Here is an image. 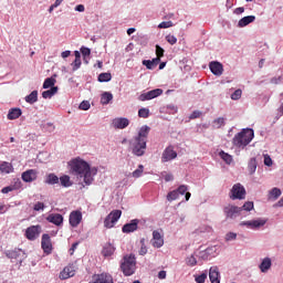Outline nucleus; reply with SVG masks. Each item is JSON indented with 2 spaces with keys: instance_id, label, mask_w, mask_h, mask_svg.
I'll return each instance as SVG.
<instances>
[{
  "instance_id": "nucleus-1",
  "label": "nucleus",
  "mask_w": 283,
  "mask_h": 283,
  "mask_svg": "<svg viewBox=\"0 0 283 283\" xmlns=\"http://www.w3.org/2000/svg\"><path fill=\"white\" fill-rule=\"evenodd\" d=\"M70 171L72 175L83 177V182L91 186L94 181V176L97 175V168H91L90 164L81 158H75L69 161Z\"/></svg>"
},
{
  "instance_id": "nucleus-2",
  "label": "nucleus",
  "mask_w": 283,
  "mask_h": 283,
  "mask_svg": "<svg viewBox=\"0 0 283 283\" xmlns=\"http://www.w3.org/2000/svg\"><path fill=\"white\" fill-rule=\"evenodd\" d=\"M149 132L150 127L148 125H143L139 128L138 135L130 139L129 147L135 156L142 157L145 155Z\"/></svg>"
},
{
  "instance_id": "nucleus-3",
  "label": "nucleus",
  "mask_w": 283,
  "mask_h": 283,
  "mask_svg": "<svg viewBox=\"0 0 283 283\" xmlns=\"http://www.w3.org/2000/svg\"><path fill=\"white\" fill-rule=\"evenodd\" d=\"M254 138V130L252 128H243L241 133L234 135L232 139L233 146L244 149Z\"/></svg>"
},
{
  "instance_id": "nucleus-4",
  "label": "nucleus",
  "mask_w": 283,
  "mask_h": 283,
  "mask_svg": "<svg viewBox=\"0 0 283 283\" xmlns=\"http://www.w3.org/2000/svg\"><path fill=\"white\" fill-rule=\"evenodd\" d=\"M120 270L125 276H130L136 271V259L133 255H126L120 264Z\"/></svg>"
},
{
  "instance_id": "nucleus-5",
  "label": "nucleus",
  "mask_w": 283,
  "mask_h": 283,
  "mask_svg": "<svg viewBox=\"0 0 283 283\" xmlns=\"http://www.w3.org/2000/svg\"><path fill=\"white\" fill-rule=\"evenodd\" d=\"M122 216H123V211H120V210L111 211L109 214L104 220V227L106 229L114 228V224H116V222H118V220L120 219Z\"/></svg>"
},
{
  "instance_id": "nucleus-6",
  "label": "nucleus",
  "mask_w": 283,
  "mask_h": 283,
  "mask_svg": "<svg viewBox=\"0 0 283 283\" xmlns=\"http://www.w3.org/2000/svg\"><path fill=\"white\" fill-rule=\"evenodd\" d=\"M247 196V191L241 184L233 185L230 191V199L231 200H244Z\"/></svg>"
},
{
  "instance_id": "nucleus-7",
  "label": "nucleus",
  "mask_w": 283,
  "mask_h": 283,
  "mask_svg": "<svg viewBox=\"0 0 283 283\" xmlns=\"http://www.w3.org/2000/svg\"><path fill=\"white\" fill-rule=\"evenodd\" d=\"M242 208L233 205H228L223 209V213L226 214L227 219H237L241 216Z\"/></svg>"
},
{
  "instance_id": "nucleus-8",
  "label": "nucleus",
  "mask_w": 283,
  "mask_h": 283,
  "mask_svg": "<svg viewBox=\"0 0 283 283\" xmlns=\"http://www.w3.org/2000/svg\"><path fill=\"white\" fill-rule=\"evenodd\" d=\"M83 221V214L80 210L71 211L69 214V224L72 228H77Z\"/></svg>"
},
{
  "instance_id": "nucleus-9",
  "label": "nucleus",
  "mask_w": 283,
  "mask_h": 283,
  "mask_svg": "<svg viewBox=\"0 0 283 283\" xmlns=\"http://www.w3.org/2000/svg\"><path fill=\"white\" fill-rule=\"evenodd\" d=\"M163 94H164V91L161 88H156V90L149 91L147 93L140 94L138 99L140 102H147V101L155 99V98L161 96Z\"/></svg>"
},
{
  "instance_id": "nucleus-10",
  "label": "nucleus",
  "mask_w": 283,
  "mask_h": 283,
  "mask_svg": "<svg viewBox=\"0 0 283 283\" xmlns=\"http://www.w3.org/2000/svg\"><path fill=\"white\" fill-rule=\"evenodd\" d=\"M77 272V266L75 264H69L64 266V270L60 272V280H67L70 277L75 276Z\"/></svg>"
},
{
  "instance_id": "nucleus-11",
  "label": "nucleus",
  "mask_w": 283,
  "mask_h": 283,
  "mask_svg": "<svg viewBox=\"0 0 283 283\" xmlns=\"http://www.w3.org/2000/svg\"><path fill=\"white\" fill-rule=\"evenodd\" d=\"M268 222L266 219H256V220H249V221H242L240 223L241 227H247L249 229L255 230L261 227H264L265 223Z\"/></svg>"
},
{
  "instance_id": "nucleus-12",
  "label": "nucleus",
  "mask_w": 283,
  "mask_h": 283,
  "mask_svg": "<svg viewBox=\"0 0 283 283\" xmlns=\"http://www.w3.org/2000/svg\"><path fill=\"white\" fill-rule=\"evenodd\" d=\"M41 245L45 254L50 255L52 253L53 245H52L51 237L48 233H44L42 235Z\"/></svg>"
},
{
  "instance_id": "nucleus-13",
  "label": "nucleus",
  "mask_w": 283,
  "mask_h": 283,
  "mask_svg": "<svg viewBox=\"0 0 283 283\" xmlns=\"http://www.w3.org/2000/svg\"><path fill=\"white\" fill-rule=\"evenodd\" d=\"M40 233H41L40 226H31L25 230V237L30 241H34L36 238H39Z\"/></svg>"
},
{
  "instance_id": "nucleus-14",
  "label": "nucleus",
  "mask_w": 283,
  "mask_h": 283,
  "mask_svg": "<svg viewBox=\"0 0 283 283\" xmlns=\"http://www.w3.org/2000/svg\"><path fill=\"white\" fill-rule=\"evenodd\" d=\"M177 156L178 155L174 150V147L170 146V147L166 148V150L164 151L163 157H161V161L167 163V161L174 160V159L177 158Z\"/></svg>"
},
{
  "instance_id": "nucleus-15",
  "label": "nucleus",
  "mask_w": 283,
  "mask_h": 283,
  "mask_svg": "<svg viewBox=\"0 0 283 283\" xmlns=\"http://www.w3.org/2000/svg\"><path fill=\"white\" fill-rule=\"evenodd\" d=\"M7 256L9 259H13L22 262V260L25 259V253L19 248H15L13 251L7 252Z\"/></svg>"
},
{
  "instance_id": "nucleus-16",
  "label": "nucleus",
  "mask_w": 283,
  "mask_h": 283,
  "mask_svg": "<svg viewBox=\"0 0 283 283\" xmlns=\"http://www.w3.org/2000/svg\"><path fill=\"white\" fill-rule=\"evenodd\" d=\"M128 125L129 120L126 117H117L113 119V126L116 129H125Z\"/></svg>"
},
{
  "instance_id": "nucleus-17",
  "label": "nucleus",
  "mask_w": 283,
  "mask_h": 283,
  "mask_svg": "<svg viewBox=\"0 0 283 283\" xmlns=\"http://www.w3.org/2000/svg\"><path fill=\"white\" fill-rule=\"evenodd\" d=\"M138 219H133L129 223H125L123 226V233H132L135 232L138 229Z\"/></svg>"
},
{
  "instance_id": "nucleus-18",
  "label": "nucleus",
  "mask_w": 283,
  "mask_h": 283,
  "mask_svg": "<svg viewBox=\"0 0 283 283\" xmlns=\"http://www.w3.org/2000/svg\"><path fill=\"white\" fill-rule=\"evenodd\" d=\"M151 242L154 248H157V249H160L164 245L165 243L164 238L158 230H154Z\"/></svg>"
},
{
  "instance_id": "nucleus-19",
  "label": "nucleus",
  "mask_w": 283,
  "mask_h": 283,
  "mask_svg": "<svg viewBox=\"0 0 283 283\" xmlns=\"http://www.w3.org/2000/svg\"><path fill=\"white\" fill-rule=\"evenodd\" d=\"M21 178L25 182H32V181L36 180L38 171L34 169H29L22 174Z\"/></svg>"
},
{
  "instance_id": "nucleus-20",
  "label": "nucleus",
  "mask_w": 283,
  "mask_h": 283,
  "mask_svg": "<svg viewBox=\"0 0 283 283\" xmlns=\"http://www.w3.org/2000/svg\"><path fill=\"white\" fill-rule=\"evenodd\" d=\"M92 283H114V277L108 273H101L96 276Z\"/></svg>"
},
{
  "instance_id": "nucleus-21",
  "label": "nucleus",
  "mask_w": 283,
  "mask_h": 283,
  "mask_svg": "<svg viewBox=\"0 0 283 283\" xmlns=\"http://www.w3.org/2000/svg\"><path fill=\"white\" fill-rule=\"evenodd\" d=\"M209 69L217 76L222 75V72H224V67L220 62H211L209 64Z\"/></svg>"
},
{
  "instance_id": "nucleus-22",
  "label": "nucleus",
  "mask_w": 283,
  "mask_h": 283,
  "mask_svg": "<svg viewBox=\"0 0 283 283\" xmlns=\"http://www.w3.org/2000/svg\"><path fill=\"white\" fill-rule=\"evenodd\" d=\"M209 279L211 283H220V271L219 268L212 266L209 270Z\"/></svg>"
},
{
  "instance_id": "nucleus-23",
  "label": "nucleus",
  "mask_w": 283,
  "mask_h": 283,
  "mask_svg": "<svg viewBox=\"0 0 283 283\" xmlns=\"http://www.w3.org/2000/svg\"><path fill=\"white\" fill-rule=\"evenodd\" d=\"M48 221L50 223H53V224L60 227V226L63 224L64 218H63V216L61 213H51L48 217Z\"/></svg>"
},
{
  "instance_id": "nucleus-24",
  "label": "nucleus",
  "mask_w": 283,
  "mask_h": 283,
  "mask_svg": "<svg viewBox=\"0 0 283 283\" xmlns=\"http://www.w3.org/2000/svg\"><path fill=\"white\" fill-rule=\"evenodd\" d=\"M114 252H116V248H114L113 243H105L103 245L102 255L105 258H109L114 255Z\"/></svg>"
},
{
  "instance_id": "nucleus-25",
  "label": "nucleus",
  "mask_w": 283,
  "mask_h": 283,
  "mask_svg": "<svg viewBox=\"0 0 283 283\" xmlns=\"http://www.w3.org/2000/svg\"><path fill=\"white\" fill-rule=\"evenodd\" d=\"M254 21H255V15H245L239 20L238 27L244 28Z\"/></svg>"
},
{
  "instance_id": "nucleus-26",
  "label": "nucleus",
  "mask_w": 283,
  "mask_h": 283,
  "mask_svg": "<svg viewBox=\"0 0 283 283\" xmlns=\"http://www.w3.org/2000/svg\"><path fill=\"white\" fill-rule=\"evenodd\" d=\"M22 115V111L20 108H11L7 115L9 120L18 119Z\"/></svg>"
},
{
  "instance_id": "nucleus-27",
  "label": "nucleus",
  "mask_w": 283,
  "mask_h": 283,
  "mask_svg": "<svg viewBox=\"0 0 283 283\" xmlns=\"http://www.w3.org/2000/svg\"><path fill=\"white\" fill-rule=\"evenodd\" d=\"M114 99V95L111 92H104L101 95V104L108 105Z\"/></svg>"
},
{
  "instance_id": "nucleus-28",
  "label": "nucleus",
  "mask_w": 283,
  "mask_h": 283,
  "mask_svg": "<svg viewBox=\"0 0 283 283\" xmlns=\"http://www.w3.org/2000/svg\"><path fill=\"white\" fill-rule=\"evenodd\" d=\"M272 266V261L270 258H265L260 264V270L262 273H266Z\"/></svg>"
},
{
  "instance_id": "nucleus-29",
  "label": "nucleus",
  "mask_w": 283,
  "mask_h": 283,
  "mask_svg": "<svg viewBox=\"0 0 283 283\" xmlns=\"http://www.w3.org/2000/svg\"><path fill=\"white\" fill-rule=\"evenodd\" d=\"M57 91H59L57 86H53L51 90L44 91L42 93V96L44 99L52 98L57 93Z\"/></svg>"
},
{
  "instance_id": "nucleus-30",
  "label": "nucleus",
  "mask_w": 283,
  "mask_h": 283,
  "mask_svg": "<svg viewBox=\"0 0 283 283\" xmlns=\"http://www.w3.org/2000/svg\"><path fill=\"white\" fill-rule=\"evenodd\" d=\"M160 63L159 59H154V60H145L143 61V64L147 66V69L153 70L155 69L158 64Z\"/></svg>"
},
{
  "instance_id": "nucleus-31",
  "label": "nucleus",
  "mask_w": 283,
  "mask_h": 283,
  "mask_svg": "<svg viewBox=\"0 0 283 283\" xmlns=\"http://www.w3.org/2000/svg\"><path fill=\"white\" fill-rule=\"evenodd\" d=\"M12 170H14V168L12 167V164H10V163L3 161L0 165V171L3 174H10V172H12Z\"/></svg>"
},
{
  "instance_id": "nucleus-32",
  "label": "nucleus",
  "mask_w": 283,
  "mask_h": 283,
  "mask_svg": "<svg viewBox=\"0 0 283 283\" xmlns=\"http://www.w3.org/2000/svg\"><path fill=\"white\" fill-rule=\"evenodd\" d=\"M280 196H282V191L279 188H272L270 191L269 200L276 201Z\"/></svg>"
},
{
  "instance_id": "nucleus-33",
  "label": "nucleus",
  "mask_w": 283,
  "mask_h": 283,
  "mask_svg": "<svg viewBox=\"0 0 283 283\" xmlns=\"http://www.w3.org/2000/svg\"><path fill=\"white\" fill-rule=\"evenodd\" d=\"M25 102L28 104L33 105L34 103L38 102V91H33L31 94H29L28 96H25Z\"/></svg>"
},
{
  "instance_id": "nucleus-34",
  "label": "nucleus",
  "mask_w": 283,
  "mask_h": 283,
  "mask_svg": "<svg viewBox=\"0 0 283 283\" xmlns=\"http://www.w3.org/2000/svg\"><path fill=\"white\" fill-rule=\"evenodd\" d=\"M112 78H113L112 73H101L98 75L99 83H109V81H112Z\"/></svg>"
},
{
  "instance_id": "nucleus-35",
  "label": "nucleus",
  "mask_w": 283,
  "mask_h": 283,
  "mask_svg": "<svg viewBox=\"0 0 283 283\" xmlns=\"http://www.w3.org/2000/svg\"><path fill=\"white\" fill-rule=\"evenodd\" d=\"M224 124H226L224 117H218V118L213 119L212 127L214 129H220V128H222V126H224Z\"/></svg>"
},
{
  "instance_id": "nucleus-36",
  "label": "nucleus",
  "mask_w": 283,
  "mask_h": 283,
  "mask_svg": "<svg viewBox=\"0 0 283 283\" xmlns=\"http://www.w3.org/2000/svg\"><path fill=\"white\" fill-rule=\"evenodd\" d=\"M59 179H60V184L62 185V187L67 188V187L72 186L70 176L64 175V176L60 177Z\"/></svg>"
},
{
  "instance_id": "nucleus-37",
  "label": "nucleus",
  "mask_w": 283,
  "mask_h": 283,
  "mask_svg": "<svg viewBox=\"0 0 283 283\" xmlns=\"http://www.w3.org/2000/svg\"><path fill=\"white\" fill-rule=\"evenodd\" d=\"M178 199H179V192L177 190H172L168 192V196H166V200H168V202H172Z\"/></svg>"
},
{
  "instance_id": "nucleus-38",
  "label": "nucleus",
  "mask_w": 283,
  "mask_h": 283,
  "mask_svg": "<svg viewBox=\"0 0 283 283\" xmlns=\"http://www.w3.org/2000/svg\"><path fill=\"white\" fill-rule=\"evenodd\" d=\"M59 181H60L59 177L54 174L48 175L46 180H45V182L49 185H56V184H59Z\"/></svg>"
},
{
  "instance_id": "nucleus-39",
  "label": "nucleus",
  "mask_w": 283,
  "mask_h": 283,
  "mask_svg": "<svg viewBox=\"0 0 283 283\" xmlns=\"http://www.w3.org/2000/svg\"><path fill=\"white\" fill-rule=\"evenodd\" d=\"M56 80L54 77H48L43 83V88L49 90V87H54Z\"/></svg>"
},
{
  "instance_id": "nucleus-40",
  "label": "nucleus",
  "mask_w": 283,
  "mask_h": 283,
  "mask_svg": "<svg viewBox=\"0 0 283 283\" xmlns=\"http://www.w3.org/2000/svg\"><path fill=\"white\" fill-rule=\"evenodd\" d=\"M256 167H258L256 159L255 158H251L250 161H249V166H248V169H249L251 175H253L255 172Z\"/></svg>"
},
{
  "instance_id": "nucleus-41",
  "label": "nucleus",
  "mask_w": 283,
  "mask_h": 283,
  "mask_svg": "<svg viewBox=\"0 0 283 283\" xmlns=\"http://www.w3.org/2000/svg\"><path fill=\"white\" fill-rule=\"evenodd\" d=\"M220 157H221V159L226 163V164H228V165H230L231 163H232V156H230L229 154H227V153H224V151H220Z\"/></svg>"
},
{
  "instance_id": "nucleus-42",
  "label": "nucleus",
  "mask_w": 283,
  "mask_h": 283,
  "mask_svg": "<svg viewBox=\"0 0 283 283\" xmlns=\"http://www.w3.org/2000/svg\"><path fill=\"white\" fill-rule=\"evenodd\" d=\"M139 118H148L149 117V108L143 107L138 111Z\"/></svg>"
},
{
  "instance_id": "nucleus-43",
  "label": "nucleus",
  "mask_w": 283,
  "mask_h": 283,
  "mask_svg": "<svg viewBox=\"0 0 283 283\" xmlns=\"http://www.w3.org/2000/svg\"><path fill=\"white\" fill-rule=\"evenodd\" d=\"M240 209H242V211H252L254 209V203L252 201H248L243 205V207H239Z\"/></svg>"
},
{
  "instance_id": "nucleus-44",
  "label": "nucleus",
  "mask_w": 283,
  "mask_h": 283,
  "mask_svg": "<svg viewBox=\"0 0 283 283\" xmlns=\"http://www.w3.org/2000/svg\"><path fill=\"white\" fill-rule=\"evenodd\" d=\"M166 42H168L170 45H175L177 44L178 40L175 35H171V33H169L168 35H166Z\"/></svg>"
},
{
  "instance_id": "nucleus-45",
  "label": "nucleus",
  "mask_w": 283,
  "mask_h": 283,
  "mask_svg": "<svg viewBox=\"0 0 283 283\" xmlns=\"http://www.w3.org/2000/svg\"><path fill=\"white\" fill-rule=\"evenodd\" d=\"M91 108V103L88 101H83L78 105V109L88 111Z\"/></svg>"
},
{
  "instance_id": "nucleus-46",
  "label": "nucleus",
  "mask_w": 283,
  "mask_h": 283,
  "mask_svg": "<svg viewBox=\"0 0 283 283\" xmlns=\"http://www.w3.org/2000/svg\"><path fill=\"white\" fill-rule=\"evenodd\" d=\"M178 196H185V193H187L188 191V186L185 185H180L177 189H176Z\"/></svg>"
},
{
  "instance_id": "nucleus-47",
  "label": "nucleus",
  "mask_w": 283,
  "mask_h": 283,
  "mask_svg": "<svg viewBox=\"0 0 283 283\" xmlns=\"http://www.w3.org/2000/svg\"><path fill=\"white\" fill-rule=\"evenodd\" d=\"M144 172V166L139 165L138 169H136L132 175L134 178H139Z\"/></svg>"
},
{
  "instance_id": "nucleus-48",
  "label": "nucleus",
  "mask_w": 283,
  "mask_h": 283,
  "mask_svg": "<svg viewBox=\"0 0 283 283\" xmlns=\"http://www.w3.org/2000/svg\"><path fill=\"white\" fill-rule=\"evenodd\" d=\"M172 27H174L172 21H163L158 25L159 29H168V28H172Z\"/></svg>"
},
{
  "instance_id": "nucleus-49",
  "label": "nucleus",
  "mask_w": 283,
  "mask_h": 283,
  "mask_svg": "<svg viewBox=\"0 0 283 283\" xmlns=\"http://www.w3.org/2000/svg\"><path fill=\"white\" fill-rule=\"evenodd\" d=\"M242 96V91L241 90H235L232 95H231V99L232 101H239Z\"/></svg>"
},
{
  "instance_id": "nucleus-50",
  "label": "nucleus",
  "mask_w": 283,
  "mask_h": 283,
  "mask_svg": "<svg viewBox=\"0 0 283 283\" xmlns=\"http://www.w3.org/2000/svg\"><path fill=\"white\" fill-rule=\"evenodd\" d=\"M71 65H72V70L76 71V70H78L81 67L82 60L81 59H74V61H73V63Z\"/></svg>"
},
{
  "instance_id": "nucleus-51",
  "label": "nucleus",
  "mask_w": 283,
  "mask_h": 283,
  "mask_svg": "<svg viewBox=\"0 0 283 283\" xmlns=\"http://www.w3.org/2000/svg\"><path fill=\"white\" fill-rule=\"evenodd\" d=\"M156 55L159 60L165 55V50L159 45H156Z\"/></svg>"
},
{
  "instance_id": "nucleus-52",
  "label": "nucleus",
  "mask_w": 283,
  "mask_h": 283,
  "mask_svg": "<svg viewBox=\"0 0 283 283\" xmlns=\"http://www.w3.org/2000/svg\"><path fill=\"white\" fill-rule=\"evenodd\" d=\"M186 263L189 266H195L197 265L198 261L193 255H191L190 258H187Z\"/></svg>"
},
{
  "instance_id": "nucleus-53",
  "label": "nucleus",
  "mask_w": 283,
  "mask_h": 283,
  "mask_svg": "<svg viewBox=\"0 0 283 283\" xmlns=\"http://www.w3.org/2000/svg\"><path fill=\"white\" fill-rule=\"evenodd\" d=\"M140 243H142V248H140L139 254L140 255H145L148 252V250H147V248L145 245V239H142Z\"/></svg>"
},
{
  "instance_id": "nucleus-54",
  "label": "nucleus",
  "mask_w": 283,
  "mask_h": 283,
  "mask_svg": "<svg viewBox=\"0 0 283 283\" xmlns=\"http://www.w3.org/2000/svg\"><path fill=\"white\" fill-rule=\"evenodd\" d=\"M45 208L43 202H36L34 206V211L39 212V211H43Z\"/></svg>"
},
{
  "instance_id": "nucleus-55",
  "label": "nucleus",
  "mask_w": 283,
  "mask_h": 283,
  "mask_svg": "<svg viewBox=\"0 0 283 283\" xmlns=\"http://www.w3.org/2000/svg\"><path fill=\"white\" fill-rule=\"evenodd\" d=\"M200 117H201V112L200 111H193L189 116L190 119H197V118H200Z\"/></svg>"
},
{
  "instance_id": "nucleus-56",
  "label": "nucleus",
  "mask_w": 283,
  "mask_h": 283,
  "mask_svg": "<svg viewBox=\"0 0 283 283\" xmlns=\"http://www.w3.org/2000/svg\"><path fill=\"white\" fill-rule=\"evenodd\" d=\"M208 275L207 274H201L199 276L196 277V282L197 283H205L207 280Z\"/></svg>"
},
{
  "instance_id": "nucleus-57",
  "label": "nucleus",
  "mask_w": 283,
  "mask_h": 283,
  "mask_svg": "<svg viewBox=\"0 0 283 283\" xmlns=\"http://www.w3.org/2000/svg\"><path fill=\"white\" fill-rule=\"evenodd\" d=\"M81 53L84 57H86V56H90L92 52H91V49L88 48H81Z\"/></svg>"
},
{
  "instance_id": "nucleus-58",
  "label": "nucleus",
  "mask_w": 283,
  "mask_h": 283,
  "mask_svg": "<svg viewBox=\"0 0 283 283\" xmlns=\"http://www.w3.org/2000/svg\"><path fill=\"white\" fill-rule=\"evenodd\" d=\"M264 165L269 167L273 165L272 158L269 155L264 156Z\"/></svg>"
},
{
  "instance_id": "nucleus-59",
  "label": "nucleus",
  "mask_w": 283,
  "mask_h": 283,
  "mask_svg": "<svg viewBox=\"0 0 283 283\" xmlns=\"http://www.w3.org/2000/svg\"><path fill=\"white\" fill-rule=\"evenodd\" d=\"M235 239H237V233H234V232H229L226 234L227 241H231V240H235Z\"/></svg>"
},
{
  "instance_id": "nucleus-60",
  "label": "nucleus",
  "mask_w": 283,
  "mask_h": 283,
  "mask_svg": "<svg viewBox=\"0 0 283 283\" xmlns=\"http://www.w3.org/2000/svg\"><path fill=\"white\" fill-rule=\"evenodd\" d=\"M10 191H14V186L4 187L1 190V192H3V193H10Z\"/></svg>"
},
{
  "instance_id": "nucleus-61",
  "label": "nucleus",
  "mask_w": 283,
  "mask_h": 283,
  "mask_svg": "<svg viewBox=\"0 0 283 283\" xmlns=\"http://www.w3.org/2000/svg\"><path fill=\"white\" fill-rule=\"evenodd\" d=\"M279 113H276V120H279L283 116V104H281V107L277 109Z\"/></svg>"
},
{
  "instance_id": "nucleus-62",
  "label": "nucleus",
  "mask_w": 283,
  "mask_h": 283,
  "mask_svg": "<svg viewBox=\"0 0 283 283\" xmlns=\"http://www.w3.org/2000/svg\"><path fill=\"white\" fill-rule=\"evenodd\" d=\"M244 12V8L243 7H238L234 9V14L240 15Z\"/></svg>"
},
{
  "instance_id": "nucleus-63",
  "label": "nucleus",
  "mask_w": 283,
  "mask_h": 283,
  "mask_svg": "<svg viewBox=\"0 0 283 283\" xmlns=\"http://www.w3.org/2000/svg\"><path fill=\"white\" fill-rule=\"evenodd\" d=\"M164 178L166 180V182L172 181L174 180V175L171 174H166L164 175Z\"/></svg>"
},
{
  "instance_id": "nucleus-64",
  "label": "nucleus",
  "mask_w": 283,
  "mask_h": 283,
  "mask_svg": "<svg viewBox=\"0 0 283 283\" xmlns=\"http://www.w3.org/2000/svg\"><path fill=\"white\" fill-rule=\"evenodd\" d=\"M166 276H167L166 271H160L159 274H158V277L161 279V280L166 279Z\"/></svg>"
}]
</instances>
